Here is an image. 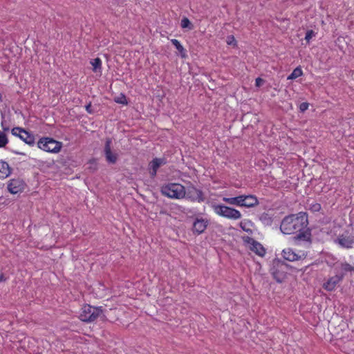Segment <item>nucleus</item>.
I'll use <instances>...</instances> for the list:
<instances>
[{
    "mask_svg": "<svg viewBox=\"0 0 354 354\" xmlns=\"http://www.w3.org/2000/svg\"><path fill=\"white\" fill-rule=\"evenodd\" d=\"M282 256L284 259L288 261H295L304 259L307 256V253L304 250L295 252L292 248H288L283 250Z\"/></svg>",
    "mask_w": 354,
    "mask_h": 354,
    "instance_id": "6e6552de",
    "label": "nucleus"
},
{
    "mask_svg": "<svg viewBox=\"0 0 354 354\" xmlns=\"http://www.w3.org/2000/svg\"><path fill=\"white\" fill-rule=\"evenodd\" d=\"M243 241L246 246L257 255L261 257L265 256L266 249L259 242L249 236L244 237Z\"/></svg>",
    "mask_w": 354,
    "mask_h": 354,
    "instance_id": "0eeeda50",
    "label": "nucleus"
},
{
    "mask_svg": "<svg viewBox=\"0 0 354 354\" xmlns=\"http://www.w3.org/2000/svg\"><path fill=\"white\" fill-rule=\"evenodd\" d=\"M8 143L6 134L3 131H0V148L3 147Z\"/></svg>",
    "mask_w": 354,
    "mask_h": 354,
    "instance_id": "a878e982",
    "label": "nucleus"
},
{
    "mask_svg": "<svg viewBox=\"0 0 354 354\" xmlns=\"http://www.w3.org/2000/svg\"><path fill=\"white\" fill-rule=\"evenodd\" d=\"M310 209L312 212H319L321 209V205L317 203H315L310 205Z\"/></svg>",
    "mask_w": 354,
    "mask_h": 354,
    "instance_id": "c85d7f7f",
    "label": "nucleus"
},
{
    "mask_svg": "<svg viewBox=\"0 0 354 354\" xmlns=\"http://www.w3.org/2000/svg\"><path fill=\"white\" fill-rule=\"evenodd\" d=\"M10 194H16L22 192V179L20 178L10 179L7 186Z\"/></svg>",
    "mask_w": 354,
    "mask_h": 354,
    "instance_id": "9d476101",
    "label": "nucleus"
},
{
    "mask_svg": "<svg viewBox=\"0 0 354 354\" xmlns=\"http://www.w3.org/2000/svg\"><path fill=\"white\" fill-rule=\"evenodd\" d=\"M263 80L261 79V77H257L255 80V85L257 87H260L263 84Z\"/></svg>",
    "mask_w": 354,
    "mask_h": 354,
    "instance_id": "2f4dec72",
    "label": "nucleus"
},
{
    "mask_svg": "<svg viewBox=\"0 0 354 354\" xmlns=\"http://www.w3.org/2000/svg\"><path fill=\"white\" fill-rule=\"evenodd\" d=\"M223 201L230 205L242 207V195L232 198L223 197Z\"/></svg>",
    "mask_w": 354,
    "mask_h": 354,
    "instance_id": "f3484780",
    "label": "nucleus"
},
{
    "mask_svg": "<svg viewBox=\"0 0 354 354\" xmlns=\"http://www.w3.org/2000/svg\"><path fill=\"white\" fill-rule=\"evenodd\" d=\"M180 26L182 28H187L189 30H192L194 28L193 24L190 21V20L187 17H184L181 19Z\"/></svg>",
    "mask_w": 354,
    "mask_h": 354,
    "instance_id": "4be33fe9",
    "label": "nucleus"
},
{
    "mask_svg": "<svg viewBox=\"0 0 354 354\" xmlns=\"http://www.w3.org/2000/svg\"><path fill=\"white\" fill-rule=\"evenodd\" d=\"M114 101L120 104L127 105L128 104L126 96L124 94H120V96L115 97L114 99Z\"/></svg>",
    "mask_w": 354,
    "mask_h": 354,
    "instance_id": "393cba45",
    "label": "nucleus"
},
{
    "mask_svg": "<svg viewBox=\"0 0 354 354\" xmlns=\"http://www.w3.org/2000/svg\"><path fill=\"white\" fill-rule=\"evenodd\" d=\"M314 35L313 30H308L306 33L305 39L309 42V41L312 39L313 36Z\"/></svg>",
    "mask_w": 354,
    "mask_h": 354,
    "instance_id": "c756f323",
    "label": "nucleus"
},
{
    "mask_svg": "<svg viewBox=\"0 0 354 354\" xmlns=\"http://www.w3.org/2000/svg\"><path fill=\"white\" fill-rule=\"evenodd\" d=\"M240 227L245 232H252V222L249 220H243L239 223Z\"/></svg>",
    "mask_w": 354,
    "mask_h": 354,
    "instance_id": "6ab92c4d",
    "label": "nucleus"
},
{
    "mask_svg": "<svg viewBox=\"0 0 354 354\" xmlns=\"http://www.w3.org/2000/svg\"><path fill=\"white\" fill-rule=\"evenodd\" d=\"M185 196L192 202L201 203L205 200L203 192L194 186L187 187Z\"/></svg>",
    "mask_w": 354,
    "mask_h": 354,
    "instance_id": "1a4fd4ad",
    "label": "nucleus"
},
{
    "mask_svg": "<svg viewBox=\"0 0 354 354\" xmlns=\"http://www.w3.org/2000/svg\"><path fill=\"white\" fill-rule=\"evenodd\" d=\"M344 275H335L330 277L323 284V288L327 291H333L335 289L337 285L343 279Z\"/></svg>",
    "mask_w": 354,
    "mask_h": 354,
    "instance_id": "9b49d317",
    "label": "nucleus"
},
{
    "mask_svg": "<svg viewBox=\"0 0 354 354\" xmlns=\"http://www.w3.org/2000/svg\"><path fill=\"white\" fill-rule=\"evenodd\" d=\"M37 147L46 152L57 153L62 148V142L52 138L43 137L37 142Z\"/></svg>",
    "mask_w": 354,
    "mask_h": 354,
    "instance_id": "20e7f679",
    "label": "nucleus"
},
{
    "mask_svg": "<svg viewBox=\"0 0 354 354\" xmlns=\"http://www.w3.org/2000/svg\"><path fill=\"white\" fill-rule=\"evenodd\" d=\"M24 133L26 135V138H24V142L29 145H33L35 142V137L33 136L30 135L28 132L26 131L24 129Z\"/></svg>",
    "mask_w": 354,
    "mask_h": 354,
    "instance_id": "5701e85b",
    "label": "nucleus"
},
{
    "mask_svg": "<svg viewBox=\"0 0 354 354\" xmlns=\"http://www.w3.org/2000/svg\"><path fill=\"white\" fill-rule=\"evenodd\" d=\"M272 275L277 282H281L283 279L284 278L283 273H279L274 270L272 272Z\"/></svg>",
    "mask_w": 354,
    "mask_h": 354,
    "instance_id": "cd10ccee",
    "label": "nucleus"
},
{
    "mask_svg": "<svg viewBox=\"0 0 354 354\" xmlns=\"http://www.w3.org/2000/svg\"><path fill=\"white\" fill-rule=\"evenodd\" d=\"M212 208L216 214L227 219L238 220L242 216L239 210L224 205L214 204Z\"/></svg>",
    "mask_w": 354,
    "mask_h": 354,
    "instance_id": "7ed1b4c3",
    "label": "nucleus"
},
{
    "mask_svg": "<svg viewBox=\"0 0 354 354\" xmlns=\"http://www.w3.org/2000/svg\"><path fill=\"white\" fill-rule=\"evenodd\" d=\"M258 203V199L254 195H242V207H252Z\"/></svg>",
    "mask_w": 354,
    "mask_h": 354,
    "instance_id": "4468645a",
    "label": "nucleus"
},
{
    "mask_svg": "<svg viewBox=\"0 0 354 354\" xmlns=\"http://www.w3.org/2000/svg\"><path fill=\"white\" fill-rule=\"evenodd\" d=\"M111 140H107L106 142L104 152L107 161L111 163H115L117 160V156L115 154L113 153L111 149Z\"/></svg>",
    "mask_w": 354,
    "mask_h": 354,
    "instance_id": "2eb2a0df",
    "label": "nucleus"
},
{
    "mask_svg": "<svg viewBox=\"0 0 354 354\" xmlns=\"http://www.w3.org/2000/svg\"><path fill=\"white\" fill-rule=\"evenodd\" d=\"M335 243L342 248L351 249L354 247V235L345 232L337 236Z\"/></svg>",
    "mask_w": 354,
    "mask_h": 354,
    "instance_id": "423d86ee",
    "label": "nucleus"
},
{
    "mask_svg": "<svg viewBox=\"0 0 354 354\" xmlns=\"http://www.w3.org/2000/svg\"><path fill=\"white\" fill-rule=\"evenodd\" d=\"M10 174L11 171L9 165L6 162L0 160V178L4 179Z\"/></svg>",
    "mask_w": 354,
    "mask_h": 354,
    "instance_id": "dca6fc26",
    "label": "nucleus"
},
{
    "mask_svg": "<svg viewBox=\"0 0 354 354\" xmlns=\"http://www.w3.org/2000/svg\"><path fill=\"white\" fill-rule=\"evenodd\" d=\"M233 42H234V44H236V41L234 39V37L233 36L228 37H227V44L231 45V44H232Z\"/></svg>",
    "mask_w": 354,
    "mask_h": 354,
    "instance_id": "473e14b6",
    "label": "nucleus"
},
{
    "mask_svg": "<svg viewBox=\"0 0 354 354\" xmlns=\"http://www.w3.org/2000/svg\"><path fill=\"white\" fill-rule=\"evenodd\" d=\"M90 108H91V104H88L86 106V109L88 112L91 113V111H90Z\"/></svg>",
    "mask_w": 354,
    "mask_h": 354,
    "instance_id": "72a5a7b5",
    "label": "nucleus"
},
{
    "mask_svg": "<svg viewBox=\"0 0 354 354\" xmlns=\"http://www.w3.org/2000/svg\"><path fill=\"white\" fill-rule=\"evenodd\" d=\"M341 269L345 272L354 271V267L347 262L341 263Z\"/></svg>",
    "mask_w": 354,
    "mask_h": 354,
    "instance_id": "b1692460",
    "label": "nucleus"
},
{
    "mask_svg": "<svg viewBox=\"0 0 354 354\" xmlns=\"http://www.w3.org/2000/svg\"><path fill=\"white\" fill-rule=\"evenodd\" d=\"M171 42L176 47V48L179 51L182 57L185 58L187 56L186 50L181 45L180 41L176 39H171Z\"/></svg>",
    "mask_w": 354,
    "mask_h": 354,
    "instance_id": "a211bd4d",
    "label": "nucleus"
},
{
    "mask_svg": "<svg viewBox=\"0 0 354 354\" xmlns=\"http://www.w3.org/2000/svg\"><path fill=\"white\" fill-rule=\"evenodd\" d=\"M303 75V71L300 67L295 68L292 72L287 77L288 80H295L301 77Z\"/></svg>",
    "mask_w": 354,
    "mask_h": 354,
    "instance_id": "aec40b11",
    "label": "nucleus"
},
{
    "mask_svg": "<svg viewBox=\"0 0 354 354\" xmlns=\"http://www.w3.org/2000/svg\"><path fill=\"white\" fill-rule=\"evenodd\" d=\"M162 195L171 199L180 200L186 196V189L180 183H168L160 187Z\"/></svg>",
    "mask_w": 354,
    "mask_h": 354,
    "instance_id": "f03ea898",
    "label": "nucleus"
},
{
    "mask_svg": "<svg viewBox=\"0 0 354 354\" xmlns=\"http://www.w3.org/2000/svg\"><path fill=\"white\" fill-rule=\"evenodd\" d=\"M11 133L13 136L19 137L22 139V128L15 127L12 129Z\"/></svg>",
    "mask_w": 354,
    "mask_h": 354,
    "instance_id": "bb28decb",
    "label": "nucleus"
},
{
    "mask_svg": "<svg viewBox=\"0 0 354 354\" xmlns=\"http://www.w3.org/2000/svg\"><path fill=\"white\" fill-rule=\"evenodd\" d=\"M102 313L100 307H94L89 304L84 305L81 308L80 319L84 322H94Z\"/></svg>",
    "mask_w": 354,
    "mask_h": 354,
    "instance_id": "39448f33",
    "label": "nucleus"
},
{
    "mask_svg": "<svg viewBox=\"0 0 354 354\" xmlns=\"http://www.w3.org/2000/svg\"><path fill=\"white\" fill-rule=\"evenodd\" d=\"M91 64L93 66V71L97 72L102 68V60L99 57H96L91 61Z\"/></svg>",
    "mask_w": 354,
    "mask_h": 354,
    "instance_id": "412c9836",
    "label": "nucleus"
},
{
    "mask_svg": "<svg viewBox=\"0 0 354 354\" xmlns=\"http://www.w3.org/2000/svg\"><path fill=\"white\" fill-rule=\"evenodd\" d=\"M308 224L307 214L301 212L297 214L286 216L281 223L280 230L285 234L299 232L296 236L293 237L295 244H297V242L301 240L310 243L311 234L308 229L306 230Z\"/></svg>",
    "mask_w": 354,
    "mask_h": 354,
    "instance_id": "f257e3e1",
    "label": "nucleus"
},
{
    "mask_svg": "<svg viewBox=\"0 0 354 354\" xmlns=\"http://www.w3.org/2000/svg\"><path fill=\"white\" fill-rule=\"evenodd\" d=\"M308 108V103L307 102H303L299 106V109L301 111L304 112L306 111Z\"/></svg>",
    "mask_w": 354,
    "mask_h": 354,
    "instance_id": "7c9ffc66",
    "label": "nucleus"
},
{
    "mask_svg": "<svg viewBox=\"0 0 354 354\" xmlns=\"http://www.w3.org/2000/svg\"><path fill=\"white\" fill-rule=\"evenodd\" d=\"M166 161L164 158H153L149 164V172L151 178H154L157 174L158 168L165 165Z\"/></svg>",
    "mask_w": 354,
    "mask_h": 354,
    "instance_id": "f8f14e48",
    "label": "nucleus"
},
{
    "mask_svg": "<svg viewBox=\"0 0 354 354\" xmlns=\"http://www.w3.org/2000/svg\"><path fill=\"white\" fill-rule=\"evenodd\" d=\"M208 225V221L203 218H197L193 223V232L198 234L205 232Z\"/></svg>",
    "mask_w": 354,
    "mask_h": 354,
    "instance_id": "ddd939ff",
    "label": "nucleus"
}]
</instances>
